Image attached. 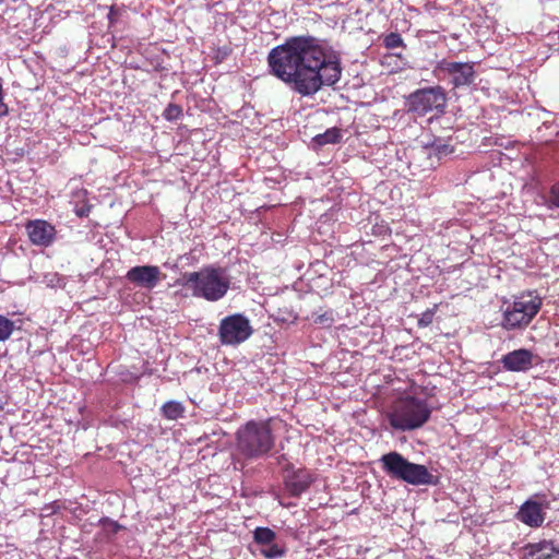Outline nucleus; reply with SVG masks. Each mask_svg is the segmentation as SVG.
I'll return each instance as SVG.
<instances>
[{"mask_svg": "<svg viewBox=\"0 0 559 559\" xmlns=\"http://www.w3.org/2000/svg\"><path fill=\"white\" fill-rule=\"evenodd\" d=\"M454 151L453 146L442 140H435L432 143L427 144L423 147L421 153L429 160L428 166L430 168H436L440 160L452 154Z\"/></svg>", "mask_w": 559, "mask_h": 559, "instance_id": "4468645a", "label": "nucleus"}, {"mask_svg": "<svg viewBox=\"0 0 559 559\" xmlns=\"http://www.w3.org/2000/svg\"><path fill=\"white\" fill-rule=\"evenodd\" d=\"M25 229L31 243L34 246L47 248L56 240V227L45 219L28 221Z\"/></svg>", "mask_w": 559, "mask_h": 559, "instance_id": "9d476101", "label": "nucleus"}, {"mask_svg": "<svg viewBox=\"0 0 559 559\" xmlns=\"http://www.w3.org/2000/svg\"><path fill=\"white\" fill-rule=\"evenodd\" d=\"M408 111L418 116L436 110L443 112L447 105V94L442 86L419 88L406 98Z\"/></svg>", "mask_w": 559, "mask_h": 559, "instance_id": "0eeeda50", "label": "nucleus"}, {"mask_svg": "<svg viewBox=\"0 0 559 559\" xmlns=\"http://www.w3.org/2000/svg\"><path fill=\"white\" fill-rule=\"evenodd\" d=\"M270 73L301 96H310L323 85L332 86L341 78V62L328 56L313 36H292L267 55Z\"/></svg>", "mask_w": 559, "mask_h": 559, "instance_id": "f257e3e1", "label": "nucleus"}, {"mask_svg": "<svg viewBox=\"0 0 559 559\" xmlns=\"http://www.w3.org/2000/svg\"><path fill=\"white\" fill-rule=\"evenodd\" d=\"M261 554L265 558L276 559L281 558L284 555V550L281 549L277 545L271 543L269 545L263 546V548L261 549Z\"/></svg>", "mask_w": 559, "mask_h": 559, "instance_id": "393cba45", "label": "nucleus"}, {"mask_svg": "<svg viewBox=\"0 0 559 559\" xmlns=\"http://www.w3.org/2000/svg\"><path fill=\"white\" fill-rule=\"evenodd\" d=\"M473 62H456L441 60L437 69L451 76V84L455 88L469 86L475 82L476 71Z\"/></svg>", "mask_w": 559, "mask_h": 559, "instance_id": "1a4fd4ad", "label": "nucleus"}, {"mask_svg": "<svg viewBox=\"0 0 559 559\" xmlns=\"http://www.w3.org/2000/svg\"><path fill=\"white\" fill-rule=\"evenodd\" d=\"M111 14H114V8L110 9V12L108 14L109 20L111 21Z\"/></svg>", "mask_w": 559, "mask_h": 559, "instance_id": "c756f323", "label": "nucleus"}, {"mask_svg": "<svg viewBox=\"0 0 559 559\" xmlns=\"http://www.w3.org/2000/svg\"><path fill=\"white\" fill-rule=\"evenodd\" d=\"M542 307V299L533 293L522 294L515 297L503 311L501 325L510 331L527 326Z\"/></svg>", "mask_w": 559, "mask_h": 559, "instance_id": "423d86ee", "label": "nucleus"}, {"mask_svg": "<svg viewBox=\"0 0 559 559\" xmlns=\"http://www.w3.org/2000/svg\"><path fill=\"white\" fill-rule=\"evenodd\" d=\"M556 189H557V188H556V186H554V187L551 188V192H552V194H554V200H552V202H554V204L559 205V202H558L559 197H558V195H556Z\"/></svg>", "mask_w": 559, "mask_h": 559, "instance_id": "cd10ccee", "label": "nucleus"}, {"mask_svg": "<svg viewBox=\"0 0 559 559\" xmlns=\"http://www.w3.org/2000/svg\"><path fill=\"white\" fill-rule=\"evenodd\" d=\"M270 420H249L236 432V449L246 459H260L274 447Z\"/></svg>", "mask_w": 559, "mask_h": 559, "instance_id": "7ed1b4c3", "label": "nucleus"}, {"mask_svg": "<svg viewBox=\"0 0 559 559\" xmlns=\"http://www.w3.org/2000/svg\"><path fill=\"white\" fill-rule=\"evenodd\" d=\"M78 197H82V198H85L86 197V191L85 190H82L80 192L76 193Z\"/></svg>", "mask_w": 559, "mask_h": 559, "instance_id": "c85d7f7f", "label": "nucleus"}, {"mask_svg": "<svg viewBox=\"0 0 559 559\" xmlns=\"http://www.w3.org/2000/svg\"><path fill=\"white\" fill-rule=\"evenodd\" d=\"M384 47L388 49H394L397 47H404V41L399 33H390L383 39Z\"/></svg>", "mask_w": 559, "mask_h": 559, "instance_id": "b1692460", "label": "nucleus"}, {"mask_svg": "<svg viewBox=\"0 0 559 559\" xmlns=\"http://www.w3.org/2000/svg\"><path fill=\"white\" fill-rule=\"evenodd\" d=\"M501 364L508 371H527L533 366V354L531 350L521 348L502 356Z\"/></svg>", "mask_w": 559, "mask_h": 559, "instance_id": "f8f14e48", "label": "nucleus"}, {"mask_svg": "<svg viewBox=\"0 0 559 559\" xmlns=\"http://www.w3.org/2000/svg\"><path fill=\"white\" fill-rule=\"evenodd\" d=\"M435 310L425 311L418 320L419 326H428L432 323Z\"/></svg>", "mask_w": 559, "mask_h": 559, "instance_id": "a878e982", "label": "nucleus"}, {"mask_svg": "<svg viewBox=\"0 0 559 559\" xmlns=\"http://www.w3.org/2000/svg\"><path fill=\"white\" fill-rule=\"evenodd\" d=\"M91 210H92V205L88 204L87 202H84L81 206L75 205L74 213L79 217H87L91 213Z\"/></svg>", "mask_w": 559, "mask_h": 559, "instance_id": "bb28decb", "label": "nucleus"}, {"mask_svg": "<svg viewBox=\"0 0 559 559\" xmlns=\"http://www.w3.org/2000/svg\"><path fill=\"white\" fill-rule=\"evenodd\" d=\"M557 555L558 551L552 544L540 543L530 545L524 552L523 559H557Z\"/></svg>", "mask_w": 559, "mask_h": 559, "instance_id": "2eb2a0df", "label": "nucleus"}, {"mask_svg": "<svg viewBox=\"0 0 559 559\" xmlns=\"http://www.w3.org/2000/svg\"><path fill=\"white\" fill-rule=\"evenodd\" d=\"M253 537L258 544L265 546L274 540L275 533L269 527H258L253 532Z\"/></svg>", "mask_w": 559, "mask_h": 559, "instance_id": "6ab92c4d", "label": "nucleus"}, {"mask_svg": "<svg viewBox=\"0 0 559 559\" xmlns=\"http://www.w3.org/2000/svg\"><path fill=\"white\" fill-rule=\"evenodd\" d=\"M182 286L191 290L192 296L214 302L221 300L230 287V281L224 270L205 266L200 271L182 275Z\"/></svg>", "mask_w": 559, "mask_h": 559, "instance_id": "f03ea898", "label": "nucleus"}, {"mask_svg": "<svg viewBox=\"0 0 559 559\" xmlns=\"http://www.w3.org/2000/svg\"><path fill=\"white\" fill-rule=\"evenodd\" d=\"M431 416V408L426 401L414 396L397 399L388 414L390 425L401 431L423 427Z\"/></svg>", "mask_w": 559, "mask_h": 559, "instance_id": "20e7f679", "label": "nucleus"}, {"mask_svg": "<svg viewBox=\"0 0 559 559\" xmlns=\"http://www.w3.org/2000/svg\"><path fill=\"white\" fill-rule=\"evenodd\" d=\"M519 519L531 526H538L543 522L540 508L537 503L526 502L518 513Z\"/></svg>", "mask_w": 559, "mask_h": 559, "instance_id": "dca6fc26", "label": "nucleus"}, {"mask_svg": "<svg viewBox=\"0 0 559 559\" xmlns=\"http://www.w3.org/2000/svg\"><path fill=\"white\" fill-rule=\"evenodd\" d=\"M342 140L341 129L333 127L328 129L325 132L317 134L313 138V142L319 146H323L326 144H337Z\"/></svg>", "mask_w": 559, "mask_h": 559, "instance_id": "f3484780", "label": "nucleus"}, {"mask_svg": "<svg viewBox=\"0 0 559 559\" xmlns=\"http://www.w3.org/2000/svg\"><path fill=\"white\" fill-rule=\"evenodd\" d=\"M126 278L136 287L153 289L162 281V272L156 265H138L127 272Z\"/></svg>", "mask_w": 559, "mask_h": 559, "instance_id": "9b49d317", "label": "nucleus"}, {"mask_svg": "<svg viewBox=\"0 0 559 559\" xmlns=\"http://www.w3.org/2000/svg\"><path fill=\"white\" fill-rule=\"evenodd\" d=\"M182 116V108L181 106L170 103L165 108L163 112V117L168 121H175L178 120Z\"/></svg>", "mask_w": 559, "mask_h": 559, "instance_id": "5701e85b", "label": "nucleus"}, {"mask_svg": "<svg viewBox=\"0 0 559 559\" xmlns=\"http://www.w3.org/2000/svg\"><path fill=\"white\" fill-rule=\"evenodd\" d=\"M313 322L316 324L322 325L324 328L332 326L334 322V312L333 310L329 309L325 310L323 313H314L313 314Z\"/></svg>", "mask_w": 559, "mask_h": 559, "instance_id": "4be33fe9", "label": "nucleus"}, {"mask_svg": "<svg viewBox=\"0 0 559 559\" xmlns=\"http://www.w3.org/2000/svg\"><path fill=\"white\" fill-rule=\"evenodd\" d=\"M284 479L287 489H308L314 485L317 477L309 469L298 468L296 471L287 469Z\"/></svg>", "mask_w": 559, "mask_h": 559, "instance_id": "ddd939ff", "label": "nucleus"}, {"mask_svg": "<svg viewBox=\"0 0 559 559\" xmlns=\"http://www.w3.org/2000/svg\"><path fill=\"white\" fill-rule=\"evenodd\" d=\"M384 472L392 478L404 480L414 486H436L439 477L425 465L407 461L399 452H390L381 457Z\"/></svg>", "mask_w": 559, "mask_h": 559, "instance_id": "39448f33", "label": "nucleus"}, {"mask_svg": "<svg viewBox=\"0 0 559 559\" xmlns=\"http://www.w3.org/2000/svg\"><path fill=\"white\" fill-rule=\"evenodd\" d=\"M160 411L165 418L176 420L183 416L185 407L180 402L169 401L162 406Z\"/></svg>", "mask_w": 559, "mask_h": 559, "instance_id": "a211bd4d", "label": "nucleus"}, {"mask_svg": "<svg viewBox=\"0 0 559 559\" xmlns=\"http://www.w3.org/2000/svg\"><path fill=\"white\" fill-rule=\"evenodd\" d=\"M253 333L249 319L235 313L221 320L218 337L223 345L236 346L247 341Z\"/></svg>", "mask_w": 559, "mask_h": 559, "instance_id": "6e6552de", "label": "nucleus"}, {"mask_svg": "<svg viewBox=\"0 0 559 559\" xmlns=\"http://www.w3.org/2000/svg\"><path fill=\"white\" fill-rule=\"evenodd\" d=\"M14 329V322L8 319L7 317L0 314V342L9 340Z\"/></svg>", "mask_w": 559, "mask_h": 559, "instance_id": "aec40b11", "label": "nucleus"}, {"mask_svg": "<svg viewBox=\"0 0 559 559\" xmlns=\"http://www.w3.org/2000/svg\"><path fill=\"white\" fill-rule=\"evenodd\" d=\"M99 524L107 537H111L112 535H116L118 532H120L123 528V526L120 525L118 522L110 520L108 518L100 519Z\"/></svg>", "mask_w": 559, "mask_h": 559, "instance_id": "412c9836", "label": "nucleus"}]
</instances>
